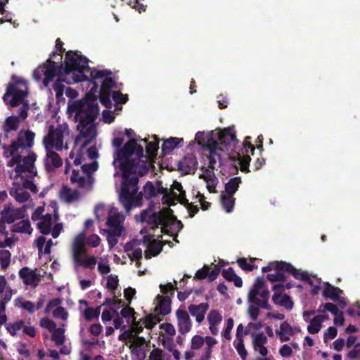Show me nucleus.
Here are the masks:
<instances>
[{
	"instance_id": "c03bdc74",
	"label": "nucleus",
	"mask_w": 360,
	"mask_h": 360,
	"mask_svg": "<svg viewBox=\"0 0 360 360\" xmlns=\"http://www.w3.org/2000/svg\"><path fill=\"white\" fill-rule=\"evenodd\" d=\"M66 82L63 77L57 78L56 82L53 84V89L56 92V96L57 99H60L64 93L65 85L63 82Z\"/></svg>"
},
{
	"instance_id": "09e8293b",
	"label": "nucleus",
	"mask_w": 360,
	"mask_h": 360,
	"mask_svg": "<svg viewBox=\"0 0 360 360\" xmlns=\"http://www.w3.org/2000/svg\"><path fill=\"white\" fill-rule=\"evenodd\" d=\"M110 93V91L99 90L98 95H97V98H99L100 102L107 108H110L112 105Z\"/></svg>"
},
{
	"instance_id": "6e6552de",
	"label": "nucleus",
	"mask_w": 360,
	"mask_h": 360,
	"mask_svg": "<svg viewBox=\"0 0 360 360\" xmlns=\"http://www.w3.org/2000/svg\"><path fill=\"white\" fill-rule=\"evenodd\" d=\"M217 144V148L221 151H233V148L239 141L236 138V131L233 128H226L219 133L218 140L214 141Z\"/></svg>"
},
{
	"instance_id": "e2e57ef3",
	"label": "nucleus",
	"mask_w": 360,
	"mask_h": 360,
	"mask_svg": "<svg viewBox=\"0 0 360 360\" xmlns=\"http://www.w3.org/2000/svg\"><path fill=\"white\" fill-rule=\"evenodd\" d=\"M39 324L41 327L48 329L50 332L56 328V323L53 320L46 317L42 318L40 320Z\"/></svg>"
},
{
	"instance_id": "58836bf2",
	"label": "nucleus",
	"mask_w": 360,
	"mask_h": 360,
	"mask_svg": "<svg viewBox=\"0 0 360 360\" xmlns=\"http://www.w3.org/2000/svg\"><path fill=\"white\" fill-rule=\"evenodd\" d=\"M198 161L195 157L186 158L181 163V169L186 174H189L197 165Z\"/></svg>"
},
{
	"instance_id": "338daca9",
	"label": "nucleus",
	"mask_w": 360,
	"mask_h": 360,
	"mask_svg": "<svg viewBox=\"0 0 360 360\" xmlns=\"http://www.w3.org/2000/svg\"><path fill=\"white\" fill-rule=\"evenodd\" d=\"M37 159V155L35 153H32L29 154L28 155L22 158V161L25 165L27 167L30 169L34 167V163Z\"/></svg>"
},
{
	"instance_id": "1a4fd4ad",
	"label": "nucleus",
	"mask_w": 360,
	"mask_h": 360,
	"mask_svg": "<svg viewBox=\"0 0 360 360\" xmlns=\"http://www.w3.org/2000/svg\"><path fill=\"white\" fill-rule=\"evenodd\" d=\"M35 134L30 130H20L16 139L12 141L13 153H18L20 149L30 148L34 145Z\"/></svg>"
},
{
	"instance_id": "6e6d98bb",
	"label": "nucleus",
	"mask_w": 360,
	"mask_h": 360,
	"mask_svg": "<svg viewBox=\"0 0 360 360\" xmlns=\"http://www.w3.org/2000/svg\"><path fill=\"white\" fill-rule=\"evenodd\" d=\"M234 326V321L232 318H229L226 320V328L222 331V336L227 340H230L231 339V332Z\"/></svg>"
},
{
	"instance_id": "cd10ccee",
	"label": "nucleus",
	"mask_w": 360,
	"mask_h": 360,
	"mask_svg": "<svg viewBox=\"0 0 360 360\" xmlns=\"http://www.w3.org/2000/svg\"><path fill=\"white\" fill-rule=\"evenodd\" d=\"M328 317L324 315H317L314 316L310 321L307 327V330L310 334L318 333L321 328L322 322Z\"/></svg>"
},
{
	"instance_id": "603ef678",
	"label": "nucleus",
	"mask_w": 360,
	"mask_h": 360,
	"mask_svg": "<svg viewBox=\"0 0 360 360\" xmlns=\"http://www.w3.org/2000/svg\"><path fill=\"white\" fill-rule=\"evenodd\" d=\"M160 321V319L158 316L150 314L145 317L143 324L146 328L152 329Z\"/></svg>"
},
{
	"instance_id": "052dcab7",
	"label": "nucleus",
	"mask_w": 360,
	"mask_h": 360,
	"mask_svg": "<svg viewBox=\"0 0 360 360\" xmlns=\"http://www.w3.org/2000/svg\"><path fill=\"white\" fill-rule=\"evenodd\" d=\"M112 98L117 104L126 103L129 99L127 94H122L119 91H113L112 94Z\"/></svg>"
},
{
	"instance_id": "c85d7f7f",
	"label": "nucleus",
	"mask_w": 360,
	"mask_h": 360,
	"mask_svg": "<svg viewBox=\"0 0 360 360\" xmlns=\"http://www.w3.org/2000/svg\"><path fill=\"white\" fill-rule=\"evenodd\" d=\"M183 139L176 137H170L165 140L162 145V150L164 154H167L172 152L174 148H177L181 143H183Z\"/></svg>"
},
{
	"instance_id": "4be33fe9",
	"label": "nucleus",
	"mask_w": 360,
	"mask_h": 360,
	"mask_svg": "<svg viewBox=\"0 0 360 360\" xmlns=\"http://www.w3.org/2000/svg\"><path fill=\"white\" fill-rule=\"evenodd\" d=\"M48 141L50 145L55 146L57 149H60L63 143V133L60 129L51 131L48 135Z\"/></svg>"
},
{
	"instance_id": "f03ea898",
	"label": "nucleus",
	"mask_w": 360,
	"mask_h": 360,
	"mask_svg": "<svg viewBox=\"0 0 360 360\" xmlns=\"http://www.w3.org/2000/svg\"><path fill=\"white\" fill-rule=\"evenodd\" d=\"M89 77L87 80L92 86L89 91L86 94L84 98L75 101L69 105L68 110L70 113H75V120L78 122L77 129L79 131L80 135L84 138L94 139L96 136L94 122L99 115V106L97 102V92L98 84L96 79H104L101 84L100 90L110 91L111 89L116 87L115 81L109 76L112 74L110 70H91L89 71Z\"/></svg>"
},
{
	"instance_id": "8fccbe9b",
	"label": "nucleus",
	"mask_w": 360,
	"mask_h": 360,
	"mask_svg": "<svg viewBox=\"0 0 360 360\" xmlns=\"http://www.w3.org/2000/svg\"><path fill=\"white\" fill-rule=\"evenodd\" d=\"M97 263L96 258L94 256L85 257L77 266H82L84 268L94 269Z\"/></svg>"
},
{
	"instance_id": "4468645a",
	"label": "nucleus",
	"mask_w": 360,
	"mask_h": 360,
	"mask_svg": "<svg viewBox=\"0 0 360 360\" xmlns=\"http://www.w3.org/2000/svg\"><path fill=\"white\" fill-rule=\"evenodd\" d=\"M122 221L119 213L116 212L108 216L106 224L109 227L108 231L117 236H121L124 230Z\"/></svg>"
},
{
	"instance_id": "c756f323",
	"label": "nucleus",
	"mask_w": 360,
	"mask_h": 360,
	"mask_svg": "<svg viewBox=\"0 0 360 360\" xmlns=\"http://www.w3.org/2000/svg\"><path fill=\"white\" fill-rule=\"evenodd\" d=\"M60 195L64 200L70 203L74 200L79 199L80 194L77 190L72 191L68 186H63L60 191Z\"/></svg>"
},
{
	"instance_id": "3c124183",
	"label": "nucleus",
	"mask_w": 360,
	"mask_h": 360,
	"mask_svg": "<svg viewBox=\"0 0 360 360\" xmlns=\"http://www.w3.org/2000/svg\"><path fill=\"white\" fill-rule=\"evenodd\" d=\"M24 325V321L22 320L15 321L13 323H9L6 326L7 331L10 333L11 336H15L16 332L20 330Z\"/></svg>"
},
{
	"instance_id": "473e14b6",
	"label": "nucleus",
	"mask_w": 360,
	"mask_h": 360,
	"mask_svg": "<svg viewBox=\"0 0 360 360\" xmlns=\"http://www.w3.org/2000/svg\"><path fill=\"white\" fill-rule=\"evenodd\" d=\"M288 262L283 261L271 262L267 266L262 268V271L263 273H266L271 271L288 270Z\"/></svg>"
},
{
	"instance_id": "13d9d810",
	"label": "nucleus",
	"mask_w": 360,
	"mask_h": 360,
	"mask_svg": "<svg viewBox=\"0 0 360 360\" xmlns=\"http://www.w3.org/2000/svg\"><path fill=\"white\" fill-rule=\"evenodd\" d=\"M205 341L206 342L208 349L206 352V355L205 356H202L201 360H209L212 352V347L217 344V340L212 337L207 336Z\"/></svg>"
},
{
	"instance_id": "49530a36",
	"label": "nucleus",
	"mask_w": 360,
	"mask_h": 360,
	"mask_svg": "<svg viewBox=\"0 0 360 360\" xmlns=\"http://www.w3.org/2000/svg\"><path fill=\"white\" fill-rule=\"evenodd\" d=\"M318 311L323 313L328 311L335 316H337V314H338L339 312H340L337 305L330 302L321 304L319 306Z\"/></svg>"
},
{
	"instance_id": "a19ab883",
	"label": "nucleus",
	"mask_w": 360,
	"mask_h": 360,
	"mask_svg": "<svg viewBox=\"0 0 360 360\" xmlns=\"http://www.w3.org/2000/svg\"><path fill=\"white\" fill-rule=\"evenodd\" d=\"M285 273H288L287 270L275 271L274 274H268L266 278L271 283L284 282L286 280Z\"/></svg>"
},
{
	"instance_id": "a18cd8bd",
	"label": "nucleus",
	"mask_w": 360,
	"mask_h": 360,
	"mask_svg": "<svg viewBox=\"0 0 360 360\" xmlns=\"http://www.w3.org/2000/svg\"><path fill=\"white\" fill-rule=\"evenodd\" d=\"M131 349V360H145L146 354L144 348L134 347L129 346Z\"/></svg>"
},
{
	"instance_id": "bb28decb",
	"label": "nucleus",
	"mask_w": 360,
	"mask_h": 360,
	"mask_svg": "<svg viewBox=\"0 0 360 360\" xmlns=\"http://www.w3.org/2000/svg\"><path fill=\"white\" fill-rule=\"evenodd\" d=\"M276 333L279 336L281 342H287L290 340L289 335H293V329L287 321H284L281 324L280 330H276Z\"/></svg>"
},
{
	"instance_id": "423d86ee",
	"label": "nucleus",
	"mask_w": 360,
	"mask_h": 360,
	"mask_svg": "<svg viewBox=\"0 0 360 360\" xmlns=\"http://www.w3.org/2000/svg\"><path fill=\"white\" fill-rule=\"evenodd\" d=\"M150 208L142 211L140 215V221L154 225L156 228L162 226L161 232L169 235V230L167 227L170 225V217L174 212L173 210L170 207H165L150 215Z\"/></svg>"
},
{
	"instance_id": "2f4dec72",
	"label": "nucleus",
	"mask_w": 360,
	"mask_h": 360,
	"mask_svg": "<svg viewBox=\"0 0 360 360\" xmlns=\"http://www.w3.org/2000/svg\"><path fill=\"white\" fill-rule=\"evenodd\" d=\"M154 137L155 138L156 141L148 143L146 146V153L147 155L145 160L146 161H148V160H152L155 158L157 155V153L159 148V141L157 139L156 136H154ZM143 158H145V156ZM148 165H149V163H148Z\"/></svg>"
},
{
	"instance_id": "6ab92c4d",
	"label": "nucleus",
	"mask_w": 360,
	"mask_h": 360,
	"mask_svg": "<svg viewBox=\"0 0 360 360\" xmlns=\"http://www.w3.org/2000/svg\"><path fill=\"white\" fill-rule=\"evenodd\" d=\"M343 293V290L338 287H335L331 284L326 283L325 284L323 290V296L329 299L332 301H338L339 297L341 294Z\"/></svg>"
},
{
	"instance_id": "aec40b11",
	"label": "nucleus",
	"mask_w": 360,
	"mask_h": 360,
	"mask_svg": "<svg viewBox=\"0 0 360 360\" xmlns=\"http://www.w3.org/2000/svg\"><path fill=\"white\" fill-rule=\"evenodd\" d=\"M165 244V243L160 240H153L147 247V250L145 252V257L150 259L151 257L158 256L162 252Z\"/></svg>"
},
{
	"instance_id": "a211bd4d",
	"label": "nucleus",
	"mask_w": 360,
	"mask_h": 360,
	"mask_svg": "<svg viewBox=\"0 0 360 360\" xmlns=\"http://www.w3.org/2000/svg\"><path fill=\"white\" fill-rule=\"evenodd\" d=\"M137 191H139V188L137 189ZM139 193H141L142 195H141V205H139V206H131V208L129 210H127L125 207V210L127 212H129L131 210V209L132 207H141L142 205H143V196L144 195L145 198L146 199H150L152 198H154L155 196H157V189L154 186L153 184L152 181H147V183L144 185L143 188V192H139L138 193V191H136V195H139Z\"/></svg>"
},
{
	"instance_id": "79ce46f5",
	"label": "nucleus",
	"mask_w": 360,
	"mask_h": 360,
	"mask_svg": "<svg viewBox=\"0 0 360 360\" xmlns=\"http://www.w3.org/2000/svg\"><path fill=\"white\" fill-rule=\"evenodd\" d=\"M233 345L242 360H246L248 352L245 347L243 338L236 339L233 342Z\"/></svg>"
},
{
	"instance_id": "9b49d317",
	"label": "nucleus",
	"mask_w": 360,
	"mask_h": 360,
	"mask_svg": "<svg viewBox=\"0 0 360 360\" xmlns=\"http://www.w3.org/2000/svg\"><path fill=\"white\" fill-rule=\"evenodd\" d=\"M176 317L179 333L186 335L192 328V321L188 312L179 308L176 311Z\"/></svg>"
},
{
	"instance_id": "f257e3e1",
	"label": "nucleus",
	"mask_w": 360,
	"mask_h": 360,
	"mask_svg": "<svg viewBox=\"0 0 360 360\" xmlns=\"http://www.w3.org/2000/svg\"><path fill=\"white\" fill-rule=\"evenodd\" d=\"M124 137H116L112 146L117 148L113 165L122 172V181L119 195L120 203L127 210L131 206L141 205V193L135 195L138 189L139 178L148 172L147 161L143 160L144 150L135 139H129L121 148Z\"/></svg>"
},
{
	"instance_id": "f3484780",
	"label": "nucleus",
	"mask_w": 360,
	"mask_h": 360,
	"mask_svg": "<svg viewBox=\"0 0 360 360\" xmlns=\"http://www.w3.org/2000/svg\"><path fill=\"white\" fill-rule=\"evenodd\" d=\"M205 148L209 151V168L215 169L217 161L221 160V155L217 153V144L215 141H211L205 146Z\"/></svg>"
},
{
	"instance_id": "72a5a7b5",
	"label": "nucleus",
	"mask_w": 360,
	"mask_h": 360,
	"mask_svg": "<svg viewBox=\"0 0 360 360\" xmlns=\"http://www.w3.org/2000/svg\"><path fill=\"white\" fill-rule=\"evenodd\" d=\"M241 179L240 177L231 178L225 185V191L226 194L233 195L238 191Z\"/></svg>"
},
{
	"instance_id": "dca6fc26",
	"label": "nucleus",
	"mask_w": 360,
	"mask_h": 360,
	"mask_svg": "<svg viewBox=\"0 0 360 360\" xmlns=\"http://www.w3.org/2000/svg\"><path fill=\"white\" fill-rule=\"evenodd\" d=\"M220 273V267L215 266L214 269L212 271L207 265H204L203 267L198 270L195 274V279L202 280L207 278L210 282H212L217 279Z\"/></svg>"
},
{
	"instance_id": "20e7f679",
	"label": "nucleus",
	"mask_w": 360,
	"mask_h": 360,
	"mask_svg": "<svg viewBox=\"0 0 360 360\" xmlns=\"http://www.w3.org/2000/svg\"><path fill=\"white\" fill-rule=\"evenodd\" d=\"M270 291L266 285L263 277H257L254 284L248 294V301L250 305L248 313L252 321H256L259 315L260 309L271 310L269 304Z\"/></svg>"
},
{
	"instance_id": "412c9836",
	"label": "nucleus",
	"mask_w": 360,
	"mask_h": 360,
	"mask_svg": "<svg viewBox=\"0 0 360 360\" xmlns=\"http://www.w3.org/2000/svg\"><path fill=\"white\" fill-rule=\"evenodd\" d=\"M156 299L158 300L157 309H158L160 314L162 316L169 314L171 312V298L167 295L162 296L158 295L156 297Z\"/></svg>"
},
{
	"instance_id": "680f3d73",
	"label": "nucleus",
	"mask_w": 360,
	"mask_h": 360,
	"mask_svg": "<svg viewBox=\"0 0 360 360\" xmlns=\"http://www.w3.org/2000/svg\"><path fill=\"white\" fill-rule=\"evenodd\" d=\"M238 266L244 271H252L257 268L254 264L249 263L246 258L242 257L237 260Z\"/></svg>"
},
{
	"instance_id": "0e129e2a",
	"label": "nucleus",
	"mask_w": 360,
	"mask_h": 360,
	"mask_svg": "<svg viewBox=\"0 0 360 360\" xmlns=\"http://www.w3.org/2000/svg\"><path fill=\"white\" fill-rule=\"evenodd\" d=\"M98 167V162L94 161L90 164H84L82 166V172L86 174L88 176H91V174L97 170Z\"/></svg>"
},
{
	"instance_id": "393cba45",
	"label": "nucleus",
	"mask_w": 360,
	"mask_h": 360,
	"mask_svg": "<svg viewBox=\"0 0 360 360\" xmlns=\"http://www.w3.org/2000/svg\"><path fill=\"white\" fill-rule=\"evenodd\" d=\"M20 125V120L18 116H9L5 120L2 129L6 134V136H8V134L12 131H16L19 128Z\"/></svg>"
},
{
	"instance_id": "4d7b16f0",
	"label": "nucleus",
	"mask_w": 360,
	"mask_h": 360,
	"mask_svg": "<svg viewBox=\"0 0 360 360\" xmlns=\"http://www.w3.org/2000/svg\"><path fill=\"white\" fill-rule=\"evenodd\" d=\"M85 252V248H72V258L75 265H77L83 259V255Z\"/></svg>"
},
{
	"instance_id": "864d4df0",
	"label": "nucleus",
	"mask_w": 360,
	"mask_h": 360,
	"mask_svg": "<svg viewBox=\"0 0 360 360\" xmlns=\"http://www.w3.org/2000/svg\"><path fill=\"white\" fill-rule=\"evenodd\" d=\"M119 285V280L117 276L110 274L107 278V283L105 288L108 290L115 292Z\"/></svg>"
},
{
	"instance_id": "0eeeda50",
	"label": "nucleus",
	"mask_w": 360,
	"mask_h": 360,
	"mask_svg": "<svg viewBox=\"0 0 360 360\" xmlns=\"http://www.w3.org/2000/svg\"><path fill=\"white\" fill-rule=\"evenodd\" d=\"M248 139H250V137H246L245 141L242 143L243 147L240 151L235 150L233 155L229 154V158L233 161H238L240 166V171L245 173L250 172L249 169L250 155H253L255 149V146L248 141Z\"/></svg>"
},
{
	"instance_id": "7ed1b4c3",
	"label": "nucleus",
	"mask_w": 360,
	"mask_h": 360,
	"mask_svg": "<svg viewBox=\"0 0 360 360\" xmlns=\"http://www.w3.org/2000/svg\"><path fill=\"white\" fill-rule=\"evenodd\" d=\"M57 55L56 51H53L46 63H44L33 72V77L37 81H40L42 76H44L43 84L48 88L51 82L58 76V78L64 75L72 74L74 82H83L87 80V75L85 71L89 70V59L81 55L79 51H69L65 54V66L52 60L53 56Z\"/></svg>"
},
{
	"instance_id": "7c9ffc66",
	"label": "nucleus",
	"mask_w": 360,
	"mask_h": 360,
	"mask_svg": "<svg viewBox=\"0 0 360 360\" xmlns=\"http://www.w3.org/2000/svg\"><path fill=\"white\" fill-rule=\"evenodd\" d=\"M12 231L14 233H22L30 234L32 232L30 222L28 219H22L12 226Z\"/></svg>"
},
{
	"instance_id": "774afa93",
	"label": "nucleus",
	"mask_w": 360,
	"mask_h": 360,
	"mask_svg": "<svg viewBox=\"0 0 360 360\" xmlns=\"http://www.w3.org/2000/svg\"><path fill=\"white\" fill-rule=\"evenodd\" d=\"M360 355V342L354 345V348L347 354V357L350 359H356Z\"/></svg>"
},
{
	"instance_id": "de8ad7c7",
	"label": "nucleus",
	"mask_w": 360,
	"mask_h": 360,
	"mask_svg": "<svg viewBox=\"0 0 360 360\" xmlns=\"http://www.w3.org/2000/svg\"><path fill=\"white\" fill-rule=\"evenodd\" d=\"M207 319L210 325H217L222 321V316L217 310L212 309Z\"/></svg>"
},
{
	"instance_id": "b1692460",
	"label": "nucleus",
	"mask_w": 360,
	"mask_h": 360,
	"mask_svg": "<svg viewBox=\"0 0 360 360\" xmlns=\"http://www.w3.org/2000/svg\"><path fill=\"white\" fill-rule=\"evenodd\" d=\"M52 225L51 214H46L42 216L40 221L37 224V229L43 235H48L51 233Z\"/></svg>"
},
{
	"instance_id": "5701e85b",
	"label": "nucleus",
	"mask_w": 360,
	"mask_h": 360,
	"mask_svg": "<svg viewBox=\"0 0 360 360\" xmlns=\"http://www.w3.org/2000/svg\"><path fill=\"white\" fill-rule=\"evenodd\" d=\"M221 275L226 281L233 282L236 287H242L243 281L241 278L235 273L232 267L222 269Z\"/></svg>"
},
{
	"instance_id": "f8f14e48",
	"label": "nucleus",
	"mask_w": 360,
	"mask_h": 360,
	"mask_svg": "<svg viewBox=\"0 0 360 360\" xmlns=\"http://www.w3.org/2000/svg\"><path fill=\"white\" fill-rule=\"evenodd\" d=\"M19 276L22 279L24 284L37 287L40 282V276L35 271L30 270L28 267H23L19 271Z\"/></svg>"
},
{
	"instance_id": "2eb2a0df",
	"label": "nucleus",
	"mask_w": 360,
	"mask_h": 360,
	"mask_svg": "<svg viewBox=\"0 0 360 360\" xmlns=\"http://www.w3.org/2000/svg\"><path fill=\"white\" fill-rule=\"evenodd\" d=\"M63 165V161L60 155L55 151L47 150L46 159L45 161V168L47 172H53L56 168H59Z\"/></svg>"
},
{
	"instance_id": "f704fd0d",
	"label": "nucleus",
	"mask_w": 360,
	"mask_h": 360,
	"mask_svg": "<svg viewBox=\"0 0 360 360\" xmlns=\"http://www.w3.org/2000/svg\"><path fill=\"white\" fill-rule=\"evenodd\" d=\"M287 269L288 273L291 274L295 279L301 280L302 281L309 280V275L307 271L300 272L290 263H288Z\"/></svg>"
},
{
	"instance_id": "a878e982",
	"label": "nucleus",
	"mask_w": 360,
	"mask_h": 360,
	"mask_svg": "<svg viewBox=\"0 0 360 360\" xmlns=\"http://www.w3.org/2000/svg\"><path fill=\"white\" fill-rule=\"evenodd\" d=\"M272 301L274 304L283 307L288 310H291L294 306L293 301L287 294L282 295L281 297H278L277 295H273Z\"/></svg>"
},
{
	"instance_id": "5fc2aeb1",
	"label": "nucleus",
	"mask_w": 360,
	"mask_h": 360,
	"mask_svg": "<svg viewBox=\"0 0 360 360\" xmlns=\"http://www.w3.org/2000/svg\"><path fill=\"white\" fill-rule=\"evenodd\" d=\"M93 181H94V179L91 176H88L87 177L81 176L77 180L76 183L77 184V186L79 188H87L88 187V188H91Z\"/></svg>"
},
{
	"instance_id": "e433bc0d",
	"label": "nucleus",
	"mask_w": 360,
	"mask_h": 360,
	"mask_svg": "<svg viewBox=\"0 0 360 360\" xmlns=\"http://www.w3.org/2000/svg\"><path fill=\"white\" fill-rule=\"evenodd\" d=\"M15 306L16 307L22 308L26 311H27L30 314H33L35 311L34 304L29 300L22 301V297H18L15 300Z\"/></svg>"
},
{
	"instance_id": "37998d69",
	"label": "nucleus",
	"mask_w": 360,
	"mask_h": 360,
	"mask_svg": "<svg viewBox=\"0 0 360 360\" xmlns=\"http://www.w3.org/2000/svg\"><path fill=\"white\" fill-rule=\"evenodd\" d=\"M11 253L7 250H0V265L1 269H6L11 263Z\"/></svg>"
},
{
	"instance_id": "69168bd1",
	"label": "nucleus",
	"mask_w": 360,
	"mask_h": 360,
	"mask_svg": "<svg viewBox=\"0 0 360 360\" xmlns=\"http://www.w3.org/2000/svg\"><path fill=\"white\" fill-rule=\"evenodd\" d=\"M160 328L170 337H173L176 334L174 326L170 323H164L160 326Z\"/></svg>"
},
{
	"instance_id": "ea45409f",
	"label": "nucleus",
	"mask_w": 360,
	"mask_h": 360,
	"mask_svg": "<svg viewBox=\"0 0 360 360\" xmlns=\"http://www.w3.org/2000/svg\"><path fill=\"white\" fill-rule=\"evenodd\" d=\"M9 193L10 195L13 196L18 202L22 203L27 202L30 198V195L28 192H18V189L14 188H12L10 190Z\"/></svg>"
},
{
	"instance_id": "ddd939ff",
	"label": "nucleus",
	"mask_w": 360,
	"mask_h": 360,
	"mask_svg": "<svg viewBox=\"0 0 360 360\" xmlns=\"http://www.w3.org/2000/svg\"><path fill=\"white\" fill-rule=\"evenodd\" d=\"M209 309V304L202 302L199 304H191L188 307L189 314L200 324L205 319V316Z\"/></svg>"
},
{
	"instance_id": "c9c22d12",
	"label": "nucleus",
	"mask_w": 360,
	"mask_h": 360,
	"mask_svg": "<svg viewBox=\"0 0 360 360\" xmlns=\"http://www.w3.org/2000/svg\"><path fill=\"white\" fill-rule=\"evenodd\" d=\"M51 333H52L51 340L53 341L55 344L58 346L63 345L65 340V338L64 335V329L61 328H56Z\"/></svg>"
},
{
	"instance_id": "9d476101",
	"label": "nucleus",
	"mask_w": 360,
	"mask_h": 360,
	"mask_svg": "<svg viewBox=\"0 0 360 360\" xmlns=\"http://www.w3.org/2000/svg\"><path fill=\"white\" fill-rule=\"evenodd\" d=\"M26 210L23 207L16 208L12 205H6L1 212L0 222L11 224L25 216Z\"/></svg>"
},
{
	"instance_id": "4c0bfd02",
	"label": "nucleus",
	"mask_w": 360,
	"mask_h": 360,
	"mask_svg": "<svg viewBox=\"0 0 360 360\" xmlns=\"http://www.w3.org/2000/svg\"><path fill=\"white\" fill-rule=\"evenodd\" d=\"M221 200L223 208L227 212H231L235 205V198L233 195H225L222 193L221 195Z\"/></svg>"
},
{
	"instance_id": "39448f33",
	"label": "nucleus",
	"mask_w": 360,
	"mask_h": 360,
	"mask_svg": "<svg viewBox=\"0 0 360 360\" xmlns=\"http://www.w3.org/2000/svg\"><path fill=\"white\" fill-rule=\"evenodd\" d=\"M28 93L27 82L13 75L2 98L5 104L14 108L24 103Z\"/></svg>"
},
{
	"instance_id": "bf43d9fd",
	"label": "nucleus",
	"mask_w": 360,
	"mask_h": 360,
	"mask_svg": "<svg viewBox=\"0 0 360 360\" xmlns=\"http://www.w3.org/2000/svg\"><path fill=\"white\" fill-rule=\"evenodd\" d=\"M205 342V339L198 335H194L191 339V348L193 350L199 349L202 347Z\"/></svg>"
}]
</instances>
